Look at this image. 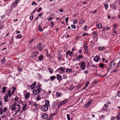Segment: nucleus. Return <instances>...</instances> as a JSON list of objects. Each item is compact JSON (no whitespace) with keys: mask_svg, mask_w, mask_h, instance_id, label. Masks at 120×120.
<instances>
[{"mask_svg":"<svg viewBox=\"0 0 120 120\" xmlns=\"http://www.w3.org/2000/svg\"><path fill=\"white\" fill-rule=\"evenodd\" d=\"M41 90V89L39 87L35 86L33 90L34 94H38Z\"/></svg>","mask_w":120,"mask_h":120,"instance_id":"obj_1","label":"nucleus"},{"mask_svg":"<svg viewBox=\"0 0 120 120\" xmlns=\"http://www.w3.org/2000/svg\"><path fill=\"white\" fill-rule=\"evenodd\" d=\"M79 64H80V67L81 68V69L83 70H84L85 68V64L84 62H80Z\"/></svg>","mask_w":120,"mask_h":120,"instance_id":"obj_2","label":"nucleus"},{"mask_svg":"<svg viewBox=\"0 0 120 120\" xmlns=\"http://www.w3.org/2000/svg\"><path fill=\"white\" fill-rule=\"evenodd\" d=\"M41 107L42 110L44 112L47 111L48 110V107H47V106L45 105L42 106Z\"/></svg>","mask_w":120,"mask_h":120,"instance_id":"obj_3","label":"nucleus"},{"mask_svg":"<svg viewBox=\"0 0 120 120\" xmlns=\"http://www.w3.org/2000/svg\"><path fill=\"white\" fill-rule=\"evenodd\" d=\"M16 102H15L13 104H12L11 106V109L12 110L15 111V110L16 108H15L16 105L17 106Z\"/></svg>","mask_w":120,"mask_h":120,"instance_id":"obj_4","label":"nucleus"},{"mask_svg":"<svg viewBox=\"0 0 120 120\" xmlns=\"http://www.w3.org/2000/svg\"><path fill=\"white\" fill-rule=\"evenodd\" d=\"M42 45V44L41 43H39L37 46L38 48L39 49V50L40 51H41L43 48Z\"/></svg>","mask_w":120,"mask_h":120,"instance_id":"obj_5","label":"nucleus"},{"mask_svg":"<svg viewBox=\"0 0 120 120\" xmlns=\"http://www.w3.org/2000/svg\"><path fill=\"white\" fill-rule=\"evenodd\" d=\"M8 96L7 94H6L4 98V101L6 102H7L8 101Z\"/></svg>","mask_w":120,"mask_h":120,"instance_id":"obj_6","label":"nucleus"},{"mask_svg":"<svg viewBox=\"0 0 120 120\" xmlns=\"http://www.w3.org/2000/svg\"><path fill=\"white\" fill-rule=\"evenodd\" d=\"M49 103V101L48 100H46L45 101V105L47 106V107H49L50 106Z\"/></svg>","mask_w":120,"mask_h":120,"instance_id":"obj_7","label":"nucleus"},{"mask_svg":"<svg viewBox=\"0 0 120 120\" xmlns=\"http://www.w3.org/2000/svg\"><path fill=\"white\" fill-rule=\"evenodd\" d=\"M67 53H68V55L71 56H72L73 55V54L74 52L72 51L70 52L69 50L67 51Z\"/></svg>","mask_w":120,"mask_h":120,"instance_id":"obj_8","label":"nucleus"},{"mask_svg":"<svg viewBox=\"0 0 120 120\" xmlns=\"http://www.w3.org/2000/svg\"><path fill=\"white\" fill-rule=\"evenodd\" d=\"M100 58L98 56H96L94 58V60L96 62H98L100 60Z\"/></svg>","mask_w":120,"mask_h":120,"instance_id":"obj_9","label":"nucleus"},{"mask_svg":"<svg viewBox=\"0 0 120 120\" xmlns=\"http://www.w3.org/2000/svg\"><path fill=\"white\" fill-rule=\"evenodd\" d=\"M57 79L59 81L61 80L62 78L60 75L59 74L57 75Z\"/></svg>","mask_w":120,"mask_h":120,"instance_id":"obj_10","label":"nucleus"},{"mask_svg":"<svg viewBox=\"0 0 120 120\" xmlns=\"http://www.w3.org/2000/svg\"><path fill=\"white\" fill-rule=\"evenodd\" d=\"M91 104L90 102H88L85 105V108H88L90 105V104Z\"/></svg>","mask_w":120,"mask_h":120,"instance_id":"obj_11","label":"nucleus"},{"mask_svg":"<svg viewBox=\"0 0 120 120\" xmlns=\"http://www.w3.org/2000/svg\"><path fill=\"white\" fill-rule=\"evenodd\" d=\"M17 106L18 107V110H16V111H15V115H16L17 114V113L18 112H19L20 111V105H17Z\"/></svg>","mask_w":120,"mask_h":120,"instance_id":"obj_12","label":"nucleus"},{"mask_svg":"<svg viewBox=\"0 0 120 120\" xmlns=\"http://www.w3.org/2000/svg\"><path fill=\"white\" fill-rule=\"evenodd\" d=\"M36 84V82H34L30 86V87L32 89H33Z\"/></svg>","mask_w":120,"mask_h":120,"instance_id":"obj_13","label":"nucleus"},{"mask_svg":"<svg viewBox=\"0 0 120 120\" xmlns=\"http://www.w3.org/2000/svg\"><path fill=\"white\" fill-rule=\"evenodd\" d=\"M89 83V82L88 81H87L86 82V83L85 84V85L84 87L83 88V90H85L86 88L88 85Z\"/></svg>","mask_w":120,"mask_h":120,"instance_id":"obj_14","label":"nucleus"},{"mask_svg":"<svg viewBox=\"0 0 120 120\" xmlns=\"http://www.w3.org/2000/svg\"><path fill=\"white\" fill-rule=\"evenodd\" d=\"M7 94H8V96H9V97H11V92L9 90H8V91Z\"/></svg>","mask_w":120,"mask_h":120,"instance_id":"obj_15","label":"nucleus"},{"mask_svg":"<svg viewBox=\"0 0 120 120\" xmlns=\"http://www.w3.org/2000/svg\"><path fill=\"white\" fill-rule=\"evenodd\" d=\"M111 7L114 10H115L116 9V8L115 5L113 4H112L110 5Z\"/></svg>","mask_w":120,"mask_h":120,"instance_id":"obj_16","label":"nucleus"},{"mask_svg":"<svg viewBox=\"0 0 120 120\" xmlns=\"http://www.w3.org/2000/svg\"><path fill=\"white\" fill-rule=\"evenodd\" d=\"M85 21L84 20H80L79 22V24L80 25H81L83 24L84 22Z\"/></svg>","mask_w":120,"mask_h":120,"instance_id":"obj_17","label":"nucleus"},{"mask_svg":"<svg viewBox=\"0 0 120 120\" xmlns=\"http://www.w3.org/2000/svg\"><path fill=\"white\" fill-rule=\"evenodd\" d=\"M56 77L54 76H52L51 77L50 79L51 81H52L56 78Z\"/></svg>","mask_w":120,"mask_h":120,"instance_id":"obj_18","label":"nucleus"},{"mask_svg":"<svg viewBox=\"0 0 120 120\" xmlns=\"http://www.w3.org/2000/svg\"><path fill=\"white\" fill-rule=\"evenodd\" d=\"M47 115L45 114H43L42 115V117L44 119H46L47 117Z\"/></svg>","mask_w":120,"mask_h":120,"instance_id":"obj_19","label":"nucleus"},{"mask_svg":"<svg viewBox=\"0 0 120 120\" xmlns=\"http://www.w3.org/2000/svg\"><path fill=\"white\" fill-rule=\"evenodd\" d=\"M113 63V62L112 61H111L109 63L110 66L109 69L110 70H111L112 69V65Z\"/></svg>","mask_w":120,"mask_h":120,"instance_id":"obj_20","label":"nucleus"},{"mask_svg":"<svg viewBox=\"0 0 120 120\" xmlns=\"http://www.w3.org/2000/svg\"><path fill=\"white\" fill-rule=\"evenodd\" d=\"M96 26L98 28H100L102 26V25L101 24H99Z\"/></svg>","mask_w":120,"mask_h":120,"instance_id":"obj_21","label":"nucleus"},{"mask_svg":"<svg viewBox=\"0 0 120 120\" xmlns=\"http://www.w3.org/2000/svg\"><path fill=\"white\" fill-rule=\"evenodd\" d=\"M30 96V94L29 93H27L25 95V97L26 98H29Z\"/></svg>","mask_w":120,"mask_h":120,"instance_id":"obj_22","label":"nucleus"},{"mask_svg":"<svg viewBox=\"0 0 120 120\" xmlns=\"http://www.w3.org/2000/svg\"><path fill=\"white\" fill-rule=\"evenodd\" d=\"M58 101V100H57L56 101H54L52 104L54 106L56 105L57 104Z\"/></svg>","mask_w":120,"mask_h":120,"instance_id":"obj_23","label":"nucleus"},{"mask_svg":"<svg viewBox=\"0 0 120 120\" xmlns=\"http://www.w3.org/2000/svg\"><path fill=\"white\" fill-rule=\"evenodd\" d=\"M72 71V69H66V72H71Z\"/></svg>","mask_w":120,"mask_h":120,"instance_id":"obj_24","label":"nucleus"},{"mask_svg":"<svg viewBox=\"0 0 120 120\" xmlns=\"http://www.w3.org/2000/svg\"><path fill=\"white\" fill-rule=\"evenodd\" d=\"M68 101V100L67 99H65L61 103L63 105Z\"/></svg>","mask_w":120,"mask_h":120,"instance_id":"obj_25","label":"nucleus"},{"mask_svg":"<svg viewBox=\"0 0 120 120\" xmlns=\"http://www.w3.org/2000/svg\"><path fill=\"white\" fill-rule=\"evenodd\" d=\"M48 70L49 71L50 73L52 74L53 73V69L52 68H49L48 69Z\"/></svg>","mask_w":120,"mask_h":120,"instance_id":"obj_26","label":"nucleus"},{"mask_svg":"<svg viewBox=\"0 0 120 120\" xmlns=\"http://www.w3.org/2000/svg\"><path fill=\"white\" fill-rule=\"evenodd\" d=\"M43 56L42 55H40L39 57V60L40 61H41L43 59Z\"/></svg>","mask_w":120,"mask_h":120,"instance_id":"obj_27","label":"nucleus"},{"mask_svg":"<svg viewBox=\"0 0 120 120\" xmlns=\"http://www.w3.org/2000/svg\"><path fill=\"white\" fill-rule=\"evenodd\" d=\"M104 65L102 63H100L99 64V67L100 68H102L104 67Z\"/></svg>","mask_w":120,"mask_h":120,"instance_id":"obj_28","label":"nucleus"},{"mask_svg":"<svg viewBox=\"0 0 120 120\" xmlns=\"http://www.w3.org/2000/svg\"><path fill=\"white\" fill-rule=\"evenodd\" d=\"M6 88V87L5 86L3 87L2 88V92L3 93H4L5 92Z\"/></svg>","mask_w":120,"mask_h":120,"instance_id":"obj_29","label":"nucleus"},{"mask_svg":"<svg viewBox=\"0 0 120 120\" xmlns=\"http://www.w3.org/2000/svg\"><path fill=\"white\" fill-rule=\"evenodd\" d=\"M83 56L82 55H79L78 56V60H79L83 58Z\"/></svg>","mask_w":120,"mask_h":120,"instance_id":"obj_30","label":"nucleus"},{"mask_svg":"<svg viewBox=\"0 0 120 120\" xmlns=\"http://www.w3.org/2000/svg\"><path fill=\"white\" fill-rule=\"evenodd\" d=\"M87 44L86 43H85L84 44V49H86L87 48Z\"/></svg>","mask_w":120,"mask_h":120,"instance_id":"obj_31","label":"nucleus"},{"mask_svg":"<svg viewBox=\"0 0 120 120\" xmlns=\"http://www.w3.org/2000/svg\"><path fill=\"white\" fill-rule=\"evenodd\" d=\"M105 48L104 47H99V49L100 50H103L105 49Z\"/></svg>","mask_w":120,"mask_h":120,"instance_id":"obj_32","label":"nucleus"},{"mask_svg":"<svg viewBox=\"0 0 120 120\" xmlns=\"http://www.w3.org/2000/svg\"><path fill=\"white\" fill-rule=\"evenodd\" d=\"M18 0H16L15 1L13 4V5L14 4L15 5H16L18 4Z\"/></svg>","mask_w":120,"mask_h":120,"instance_id":"obj_33","label":"nucleus"},{"mask_svg":"<svg viewBox=\"0 0 120 120\" xmlns=\"http://www.w3.org/2000/svg\"><path fill=\"white\" fill-rule=\"evenodd\" d=\"M5 58L4 57L1 60V63L2 64H4L5 62Z\"/></svg>","mask_w":120,"mask_h":120,"instance_id":"obj_34","label":"nucleus"},{"mask_svg":"<svg viewBox=\"0 0 120 120\" xmlns=\"http://www.w3.org/2000/svg\"><path fill=\"white\" fill-rule=\"evenodd\" d=\"M39 30L40 31H43V29H42L40 25L39 26Z\"/></svg>","mask_w":120,"mask_h":120,"instance_id":"obj_35","label":"nucleus"},{"mask_svg":"<svg viewBox=\"0 0 120 120\" xmlns=\"http://www.w3.org/2000/svg\"><path fill=\"white\" fill-rule=\"evenodd\" d=\"M104 6L105 7V8L106 9H107L108 7V5L107 3H106V4H105Z\"/></svg>","mask_w":120,"mask_h":120,"instance_id":"obj_36","label":"nucleus"},{"mask_svg":"<svg viewBox=\"0 0 120 120\" xmlns=\"http://www.w3.org/2000/svg\"><path fill=\"white\" fill-rule=\"evenodd\" d=\"M18 70L20 72H21L22 71V69L20 67H18Z\"/></svg>","mask_w":120,"mask_h":120,"instance_id":"obj_37","label":"nucleus"},{"mask_svg":"<svg viewBox=\"0 0 120 120\" xmlns=\"http://www.w3.org/2000/svg\"><path fill=\"white\" fill-rule=\"evenodd\" d=\"M13 90L12 91V94H13L14 93V91L16 89V88L15 87H13Z\"/></svg>","mask_w":120,"mask_h":120,"instance_id":"obj_38","label":"nucleus"},{"mask_svg":"<svg viewBox=\"0 0 120 120\" xmlns=\"http://www.w3.org/2000/svg\"><path fill=\"white\" fill-rule=\"evenodd\" d=\"M67 76L65 74H64L63 76V78L64 79H66L67 78Z\"/></svg>","mask_w":120,"mask_h":120,"instance_id":"obj_39","label":"nucleus"},{"mask_svg":"<svg viewBox=\"0 0 120 120\" xmlns=\"http://www.w3.org/2000/svg\"><path fill=\"white\" fill-rule=\"evenodd\" d=\"M120 118V114H118L117 115V120H119Z\"/></svg>","mask_w":120,"mask_h":120,"instance_id":"obj_40","label":"nucleus"},{"mask_svg":"<svg viewBox=\"0 0 120 120\" xmlns=\"http://www.w3.org/2000/svg\"><path fill=\"white\" fill-rule=\"evenodd\" d=\"M22 37V35L19 34L17 36V38H20Z\"/></svg>","mask_w":120,"mask_h":120,"instance_id":"obj_41","label":"nucleus"},{"mask_svg":"<svg viewBox=\"0 0 120 120\" xmlns=\"http://www.w3.org/2000/svg\"><path fill=\"white\" fill-rule=\"evenodd\" d=\"M104 115H102L100 117V118L103 120H104Z\"/></svg>","mask_w":120,"mask_h":120,"instance_id":"obj_42","label":"nucleus"},{"mask_svg":"<svg viewBox=\"0 0 120 120\" xmlns=\"http://www.w3.org/2000/svg\"><path fill=\"white\" fill-rule=\"evenodd\" d=\"M67 117L68 120H70V117L69 115V114H67Z\"/></svg>","mask_w":120,"mask_h":120,"instance_id":"obj_43","label":"nucleus"},{"mask_svg":"<svg viewBox=\"0 0 120 120\" xmlns=\"http://www.w3.org/2000/svg\"><path fill=\"white\" fill-rule=\"evenodd\" d=\"M71 26L72 28H73L74 29H75L76 28V26L75 25H72Z\"/></svg>","mask_w":120,"mask_h":120,"instance_id":"obj_44","label":"nucleus"},{"mask_svg":"<svg viewBox=\"0 0 120 120\" xmlns=\"http://www.w3.org/2000/svg\"><path fill=\"white\" fill-rule=\"evenodd\" d=\"M117 96L118 97L120 96V91H119L118 92V93L117 94Z\"/></svg>","mask_w":120,"mask_h":120,"instance_id":"obj_45","label":"nucleus"},{"mask_svg":"<svg viewBox=\"0 0 120 120\" xmlns=\"http://www.w3.org/2000/svg\"><path fill=\"white\" fill-rule=\"evenodd\" d=\"M60 95V93H59L58 92H57L56 93V96L57 97H59Z\"/></svg>","mask_w":120,"mask_h":120,"instance_id":"obj_46","label":"nucleus"},{"mask_svg":"<svg viewBox=\"0 0 120 120\" xmlns=\"http://www.w3.org/2000/svg\"><path fill=\"white\" fill-rule=\"evenodd\" d=\"M7 110V108L6 107H5L4 108V112H6Z\"/></svg>","mask_w":120,"mask_h":120,"instance_id":"obj_47","label":"nucleus"},{"mask_svg":"<svg viewBox=\"0 0 120 120\" xmlns=\"http://www.w3.org/2000/svg\"><path fill=\"white\" fill-rule=\"evenodd\" d=\"M74 86H72L69 89L71 90H72L74 88Z\"/></svg>","mask_w":120,"mask_h":120,"instance_id":"obj_48","label":"nucleus"},{"mask_svg":"<svg viewBox=\"0 0 120 120\" xmlns=\"http://www.w3.org/2000/svg\"><path fill=\"white\" fill-rule=\"evenodd\" d=\"M107 109V108L106 107H105L104 106V107H103L102 109L104 110H106Z\"/></svg>","mask_w":120,"mask_h":120,"instance_id":"obj_49","label":"nucleus"},{"mask_svg":"<svg viewBox=\"0 0 120 120\" xmlns=\"http://www.w3.org/2000/svg\"><path fill=\"white\" fill-rule=\"evenodd\" d=\"M58 60H60L61 59V55H60L58 56Z\"/></svg>","mask_w":120,"mask_h":120,"instance_id":"obj_50","label":"nucleus"},{"mask_svg":"<svg viewBox=\"0 0 120 120\" xmlns=\"http://www.w3.org/2000/svg\"><path fill=\"white\" fill-rule=\"evenodd\" d=\"M15 99L16 101H17L19 99V98L17 97H16L15 98Z\"/></svg>","mask_w":120,"mask_h":120,"instance_id":"obj_51","label":"nucleus"},{"mask_svg":"<svg viewBox=\"0 0 120 120\" xmlns=\"http://www.w3.org/2000/svg\"><path fill=\"white\" fill-rule=\"evenodd\" d=\"M63 105L61 103L59 104L57 106V107H60L61 106Z\"/></svg>","mask_w":120,"mask_h":120,"instance_id":"obj_52","label":"nucleus"},{"mask_svg":"<svg viewBox=\"0 0 120 120\" xmlns=\"http://www.w3.org/2000/svg\"><path fill=\"white\" fill-rule=\"evenodd\" d=\"M68 19V17H67L65 19V21L66 22V24H67Z\"/></svg>","mask_w":120,"mask_h":120,"instance_id":"obj_53","label":"nucleus"},{"mask_svg":"<svg viewBox=\"0 0 120 120\" xmlns=\"http://www.w3.org/2000/svg\"><path fill=\"white\" fill-rule=\"evenodd\" d=\"M117 27H113V31L115 30H116Z\"/></svg>","mask_w":120,"mask_h":120,"instance_id":"obj_54","label":"nucleus"},{"mask_svg":"<svg viewBox=\"0 0 120 120\" xmlns=\"http://www.w3.org/2000/svg\"><path fill=\"white\" fill-rule=\"evenodd\" d=\"M30 18L31 20H33V15H31L30 17Z\"/></svg>","mask_w":120,"mask_h":120,"instance_id":"obj_55","label":"nucleus"},{"mask_svg":"<svg viewBox=\"0 0 120 120\" xmlns=\"http://www.w3.org/2000/svg\"><path fill=\"white\" fill-rule=\"evenodd\" d=\"M42 9V8H39L37 10V11L38 12H39L40 10H41Z\"/></svg>","mask_w":120,"mask_h":120,"instance_id":"obj_56","label":"nucleus"},{"mask_svg":"<svg viewBox=\"0 0 120 120\" xmlns=\"http://www.w3.org/2000/svg\"><path fill=\"white\" fill-rule=\"evenodd\" d=\"M63 67H60L59 68V69H60V70H61L62 71L64 72V70L62 69Z\"/></svg>","mask_w":120,"mask_h":120,"instance_id":"obj_57","label":"nucleus"},{"mask_svg":"<svg viewBox=\"0 0 120 120\" xmlns=\"http://www.w3.org/2000/svg\"><path fill=\"white\" fill-rule=\"evenodd\" d=\"M77 20L76 19H75L74 20V23H73V24H76V23L77 22Z\"/></svg>","mask_w":120,"mask_h":120,"instance_id":"obj_58","label":"nucleus"},{"mask_svg":"<svg viewBox=\"0 0 120 120\" xmlns=\"http://www.w3.org/2000/svg\"><path fill=\"white\" fill-rule=\"evenodd\" d=\"M93 34L94 35V37L95 38L96 37V36L97 35V33L96 32L94 33H93Z\"/></svg>","mask_w":120,"mask_h":120,"instance_id":"obj_59","label":"nucleus"},{"mask_svg":"<svg viewBox=\"0 0 120 120\" xmlns=\"http://www.w3.org/2000/svg\"><path fill=\"white\" fill-rule=\"evenodd\" d=\"M120 66V60L119 62L117 64V67H118Z\"/></svg>","mask_w":120,"mask_h":120,"instance_id":"obj_60","label":"nucleus"},{"mask_svg":"<svg viewBox=\"0 0 120 120\" xmlns=\"http://www.w3.org/2000/svg\"><path fill=\"white\" fill-rule=\"evenodd\" d=\"M4 27V26L3 25H0V29H2Z\"/></svg>","mask_w":120,"mask_h":120,"instance_id":"obj_61","label":"nucleus"},{"mask_svg":"<svg viewBox=\"0 0 120 120\" xmlns=\"http://www.w3.org/2000/svg\"><path fill=\"white\" fill-rule=\"evenodd\" d=\"M88 34L87 33H83V34H82V36H86V34Z\"/></svg>","mask_w":120,"mask_h":120,"instance_id":"obj_62","label":"nucleus"},{"mask_svg":"<svg viewBox=\"0 0 120 120\" xmlns=\"http://www.w3.org/2000/svg\"><path fill=\"white\" fill-rule=\"evenodd\" d=\"M51 27H52L54 25V22H53L52 21H51Z\"/></svg>","mask_w":120,"mask_h":120,"instance_id":"obj_63","label":"nucleus"},{"mask_svg":"<svg viewBox=\"0 0 120 120\" xmlns=\"http://www.w3.org/2000/svg\"><path fill=\"white\" fill-rule=\"evenodd\" d=\"M84 72L86 74H87L88 72V71H84Z\"/></svg>","mask_w":120,"mask_h":120,"instance_id":"obj_64","label":"nucleus"}]
</instances>
